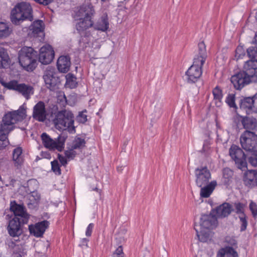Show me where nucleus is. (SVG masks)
<instances>
[{"mask_svg":"<svg viewBox=\"0 0 257 257\" xmlns=\"http://www.w3.org/2000/svg\"><path fill=\"white\" fill-rule=\"evenodd\" d=\"M222 174V183L224 184H228L231 180L233 175L232 171L230 169L226 168L223 170Z\"/></svg>","mask_w":257,"mask_h":257,"instance_id":"f704fd0d","label":"nucleus"},{"mask_svg":"<svg viewBox=\"0 0 257 257\" xmlns=\"http://www.w3.org/2000/svg\"><path fill=\"white\" fill-rule=\"evenodd\" d=\"M85 142L84 139L77 138L73 141L71 147L74 149H80L85 146Z\"/></svg>","mask_w":257,"mask_h":257,"instance_id":"e433bc0d","label":"nucleus"},{"mask_svg":"<svg viewBox=\"0 0 257 257\" xmlns=\"http://www.w3.org/2000/svg\"><path fill=\"white\" fill-rule=\"evenodd\" d=\"M216 257H238V255L232 247L225 246L218 250Z\"/></svg>","mask_w":257,"mask_h":257,"instance_id":"393cba45","label":"nucleus"},{"mask_svg":"<svg viewBox=\"0 0 257 257\" xmlns=\"http://www.w3.org/2000/svg\"><path fill=\"white\" fill-rule=\"evenodd\" d=\"M95 29L103 32L107 31L109 27L107 15L104 14L95 25Z\"/></svg>","mask_w":257,"mask_h":257,"instance_id":"cd10ccee","label":"nucleus"},{"mask_svg":"<svg viewBox=\"0 0 257 257\" xmlns=\"http://www.w3.org/2000/svg\"><path fill=\"white\" fill-rule=\"evenodd\" d=\"M11 20L16 25H19L26 20L32 21V9L30 5L24 2L17 4L12 10Z\"/></svg>","mask_w":257,"mask_h":257,"instance_id":"423d86ee","label":"nucleus"},{"mask_svg":"<svg viewBox=\"0 0 257 257\" xmlns=\"http://www.w3.org/2000/svg\"><path fill=\"white\" fill-rule=\"evenodd\" d=\"M95 13L93 6L90 3L82 5L76 12L75 18L78 22L76 25L79 32L83 31L93 25L91 17Z\"/></svg>","mask_w":257,"mask_h":257,"instance_id":"20e7f679","label":"nucleus"},{"mask_svg":"<svg viewBox=\"0 0 257 257\" xmlns=\"http://www.w3.org/2000/svg\"><path fill=\"white\" fill-rule=\"evenodd\" d=\"M256 19L257 20V12H256Z\"/></svg>","mask_w":257,"mask_h":257,"instance_id":"e2e57ef3","label":"nucleus"},{"mask_svg":"<svg viewBox=\"0 0 257 257\" xmlns=\"http://www.w3.org/2000/svg\"><path fill=\"white\" fill-rule=\"evenodd\" d=\"M13 257H22V256L20 254H19L18 253H16L14 254Z\"/></svg>","mask_w":257,"mask_h":257,"instance_id":"6e6d98bb","label":"nucleus"},{"mask_svg":"<svg viewBox=\"0 0 257 257\" xmlns=\"http://www.w3.org/2000/svg\"><path fill=\"white\" fill-rule=\"evenodd\" d=\"M234 207L235 208V212L237 214H241V216H244V208L245 205L240 203H235L234 204Z\"/></svg>","mask_w":257,"mask_h":257,"instance_id":"79ce46f5","label":"nucleus"},{"mask_svg":"<svg viewBox=\"0 0 257 257\" xmlns=\"http://www.w3.org/2000/svg\"><path fill=\"white\" fill-rule=\"evenodd\" d=\"M252 61H246L244 71L233 75L231 82L236 89L240 90L250 82H257V67H254Z\"/></svg>","mask_w":257,"mask_h":257,"instance_id":"f03ea898","label":"nucleus"},{"mask_svg":"<svg viewBox=\"0 0 257 257\" xmlns=\"http://www.w3.org/2000/svg\"><path fill=\"white\" fill-rule=\"evenodd\" d=\"M70 66V58L65 56H60L57 60V68L59 71L65 73L67 72Z\"/></svg>","mask_w":257,"mask_h":257,"instance_id":"b1692460","label":"nucleus"},{"mask_svg":"<svg viewBox=\"0 0 257 257\" xmlns=\"http://www.w3.org/2000/svg\"><path fill=\"white\" fill-rule=\"evenodd\" d=\"M233 210L232 206L228 203H224L216 209V214L218 217H225Z\"/></svg>","mask_w":257,"mask_h":257,"instance_id":"5701e85b","label":"nucleus"},{"mask_svg":"<svg viewBox=\"0 0 257 257\" xmlns=\"http://www.w3.org/2000/svg\"><path fill=\"white\" fill-rule=\"evenodd\" d=\"M48 226V221H43L38 222L35 225H29V229L31 233L34 234V236L36 237H40L44 234L46 229Z\"/></svg>","mask_w":257,"mask_h":257,"instance_id":"6ab92c4d","label":"nucleus"},{"mask_svg":"<svg viewBox=\"0 0 257 257\" xmlns=\"http://www.w3.org/2000/svg\"><path fill=\"white\" fill-rule=\"evenodd\" d=\"M66 158V157H64L61 155H58L59 160L62 165H65L67 163Z\"/></svg>","mask_w":257,"mask_h":257,"instance_id":"5fc2aeb1","label":"nucleus"},{"mask_svg":"<svg viewBox=\"0 0 257 257\" xmlns=\"http://www.w3.org/2000/svg\"><path fill=\"white\" fill-rule=\"evenodd\" d=\"M12 32V30L7 23L0 22V39L8 38Z\"/></svg>","mask_w":257,"mask_h":257,"instance_id":"c756f323","label":"nucleus"},{"mask_svg":"<svg viewBox=\"0 0 257 257\" xmlns=\"http://www.w3.org/2000/svg\"><path fill=\"white\" fill-rule=\"evenodd\" d=\"M22 223V220L18 217H14L9 222L8 231L12 236H18L22 233L20 224Z\"/></svg>","mask_w":257,"mask_h":257,"instance_id":"a211bd4d","label":"nucleus"},{"mask_svg":"<svg viewBox=\"0 0 257 257\" xmlns=\"http://www.w3.org/2000/svg\"><path fill=\"white\" fill-rule=\"evenodd\" d=\"M10 58L7 51L0 46V68H6L9 65Z\"/></svg>","mask_w":257,"mask_h":257,"instance_id":"c85d7f7f","label":"nucleus"},{"mask_svg":"<svg viewBox=\"0 0 257 257\" xmlns=\"http://www.w3.org/2000/svg\"><path fill=\"white\" fill-rule=\"evenodd\" d=\"M217 220L215 216L211 214L202 215L199 222L196 224L194 229L200 241L206 242L211 238L212 230L216 227Z\"/></svg>","mask_w":257,"mask_h":257,"instance_id":"7ed1b4c3","label":"nucleus"},{"mask_svg":"<svg viewBox=\"0 0 257 257\" xmlns=\"http://www.w3.org/2000/svg\"><path fill=\"white\" fill-rule=\"evenodd\" d=\"M152 105L155 107L157 117H159L162 113V102L160 98L157 99L153 102Z\"/></svg>","mask_w":257,"mask_h":257,"instance_id":"58836bf2","label":"nucleus"},{"mask_svg":"<svg viewBox=\"0 0 257 257\" xmlns=\"http://www.w3.org/2000/svg\"><path fill=\"white\" fill-rule=\"evenodd\" d=\"M249 209L253 216L257 215V204L256 203L251 201L249 204Z\"/></svg>","mask_w":257,"mask_h":257,"instance_id":"de8ad7c7","label":"nucleus"},{"mask_svg":"<svg viewBox=\"0 0 257 257\" xmlns=\"http://www.w3.org/2000/svg\"><path fill=\"white\" fill-rule=\"evenodd\" d=\"M53 121L55 127L58 130H67L71 133L75 132L74 116L70 111L64 110L59 111L55 115Z\"/></svg>","mask_w":257,"mask_h":257,"instance_id":"39448f33","label":"nucleus"},{"mask_svg":"<svg viewBox=\"0 0 257 257\" xmlns=\"http://www.w3.org/2000/svg\"><path fill=\"white\" fill-rule=\"evenodd\" d=\"M109 1V0H101V1L102 2H108V1Z\"/></svg>","mask_w":257,"mask_h":257,"instance_id":"bf43d9fd","label":"nucleus"},{"mask_svg":"<svg viewBox=\"0 0 257 257\" xmlns=\"http://www.w3.org/2000/svg\"><path fill=\"white\" fill-rule=\"evenodd\" d=\"M203 64L193 60L192 65L185 73V79L189 83L196 82L202 75V67Z\"/></svg>","mask_w":257,"mask_h":257,"instance_id":"9b49d317","label":"nucleus"},{"mask_svg":"<svg viewBox=\"0 0 257 257\" xmlns=\"http://www.w3.org/2000/svg\"><path fill=\"white\" fill-rule=\"evenodd\" d=\"M83 241L85 242H87V241L86 239H83Z\"/></svg>","mask_w":257,"mask_h":257,"instance_id":"052dcab7","label":"nucleus"},{"mask_svg":"<svg viewBox=\"0 0 257 257\" xmlns=\"http://www.w3.org/2000/svg\"><path fill=\"white\" fill-rule=\"evenodd\" d=\"M253 103V97L244 98L240 101V107L241 109L245 110L247 113H249L252 111Z\"/></svg>","mask_w":257,"mask_h":257,"instance_id":"bb28decb","label":"nucleus"},{"mask_svg":"<svg viewBox=\"0 0 257 257\" xmlns=\"http://www.w3.org/2000/svg\"><path fill=\"white\" fill-rule=\"evenodd\" d=\"M195 173L196 177V183L199 187L206 185L211 178L210 172L206 167L196 169Z\"/></svg>","mask_w":257,"mask_h":257,"instance_id":"4468645a","label":"nucleus"},{"mask_svg":"<svg viewBox=\"0 0 257 257\" xmlns=\"http://www.w3.org/2000/svg\"><path fill=\"white\" fill-rule=\"evenodd\" d=\"M112 257H123L122 247L121 246H118L113 254Z\"/></svg>","mask_w":257,"mask_h":257,"instance_id":"49530a36","label":"nucleus"},{"mask_svg":"<svg viewBox=\"0 0 257 257\" xmlns=\"http://www.w3.org/2000/svg\"><path fill=\"white\" fill-rule=\"evenodd\" d=\"M45 105L43 101L38 102L33 107V117L39 121L43 122L47 116Z\"/></svg>","mask_w":257,"mask_h":257,"instance_id":"dca6fc26","label":"nucleus"},{"mask_svg":"<svg viewBox=\"0 0 257 257\" xmlns=\"http://www.w3.org/2000/svg\"><path fill=\"white\" fill-rule=\"evenodd\" d=\"M207 57L206 46L204 42L202 41L198 44V51L194 58V61H199L203 64L205 63Z\"/></svg>","mask_w":257,"mask_h":257,"instance_id":"4be33fe9","label":"nucleus"},{"mask_svg":"<svg viewBox=\"0 0 257 257\" xmlns=\"http://www.w3.org/2000/svg\"><path fill=\"white\" fill-rule=\"evenodd\" d=\"M216 185V182L213 181L210 183L206 186L201 188L200 196L203 198H207L209 197L214 189Z\"/></svg>","mask_w":257,"mask_h":257,"instance_id":"7c9ffc66","label":"nucleus"},{"mask_svg":"<svg viewBox=\"0 0 257 257\" xmlns=\"http://www.w3.org/2000/svg\"><path fill=\"white\" fill-rule=\"evenodd\" d=\"M52 170L57 175L61 174V170L57 161L51 162Z\"/></svg>","mask_w":257,"mask_h":257,"instance_id":"37998d69","label":"nucleus"},{"mask_svg":"<svg viewBox=\"0 0 257 257\" xmlns=\"http://www.w3.org/2000/svg\"><path fill=\"white\" fill-rule=\"evenodd\" d=\"M27 116V107L23 104L17 110L7 113L0 123V140L5 141L8 134L15 128V124Z\"/></svg>","mask_w":257,"mask_h":257,"instance_id":"f257e3e1","label":"nucleus"},{"mask_svg":"<svg viewBox=\"0 0 257 257\" xmlns=\"http://www.w3.org/2000/svg\"><path fill=\"white\" fill-rule=\"evenodd\" d=\"M54 57V51L51 46L46 44L40 50L39 60L43 64H48Z\"/></svg>","mask_w":257,"mask_h":257,"instance_id":"ddd939ff","label":"nucleus"},{"mask_svg":"<svg viewBox=\"0 0 257 257\" xmlns=\"http://www.w3.org/2000/svg\"><path fill=\"white\" fill-rule=\"evenodd\" d=\"M247 52L248 57L251 59L250 60L247 61H252V65L254 67H256L254 66V62H257V47H250L247 50Z\"/></svg>","mask_w":257,"mask_h":257,"instance_id":"72a5a7b5","label":"nucleus"},{"mask_svg":"<svg viewBox=\"0 0 257 257\" xmlns=\"http://www.w3.org/2000/svg\"><path fill=\"white\" fill-rule=\"evenodd\" d=\"M243 181L246 185H255L257 184V169L249 170L244 173Z\"/></svg>","mask_w":257,"mask_h":257,"instance_id":"412c9836","label":"nucleus"},{"mask_svg":"<svg viewBox=\"0 0 257 257\" xmlns=\"http://www.w3.org/2000/svg\"><path fill=\"white\" fill-rule=\"evenodd\" d=\"M22 149L18 147L16 148L13 151V160L18 164H20L23 161Z\"/></svg>","mask_w":257,"mask_h":257,"instance_id":"c9c22d12","label":"nucleus"},{"mask_svg":"<svg viewBox=\"0 0 257 257\" xmlns=\"http://www.w3.org/2000/svg\"><path fill=\"white\" fill-rule=\"evenodd\" d=\"M29 199L33 203L37 202L40 199V195L37 192L33 191L28 196Z\"/></svg>","mask_w":257,"mask_h":257,"instance_id":"a18cd8bd","label":"nucleus"},{"mask_svg":"<svg viewBox=\"0 0 257 257\" xmlns=\"http://www.w3.org/2000/svg\"><path fill=\"white\" fill-rule=\"evenodd\" d=\"M254 40L255 41L257 42V33L255 34V35L254 36Z\"/></svg>","mask_w":257,"mask_h":257,"instance_id":"13d9d810","label":"nucleus"},{"mask_svg":"<svg viewBox=\"0 0 257 257\" xmlns=\"http://www.w3.org/2000/svg\"><path fill=\"white\" fill-rule=\"evenodd\" d=\"M66 85L70 88H74L76 87L77 83L76 77L72 74L68 73L66 75Z\"/></svg>","mask_w":257,"mask_h":257,"instance_id":"473e14b6","label":"nucleus"},{"mask_svg":"<svg viewBox=\"0 0 257 257\" xmlns=\"http://www.w3.org/2000/svg\"><path fill=\"white\" fill-rule=\"evenodd\" d=\"M245 51L242 47H238L236 49L235 57L237 60L245 56Z\"/></svg>","mask_w":257,"mask_h":257,"instance_id":"a19ab883","label":"nucleus"},{"mask_svg":"<svg viewBox=\"0 0 257 257\" xmlns=\"http://www.w3.org/2000/svg\"><path fill=\"white\" fill-rule=\"evenodd\" d=\"M235 96L234 94H229L225 98V102L230 107L234 109L237 108V106L235 102Z\"/></svg>","mask_w":257,"mask_h":257,"instance_id":"4c0bfd02","label":"nucleus"},{"mask_svg":"<svg viewBox=\"0 0 257 257\" xmlns=\"http://www.w3.org/2000/svg\"><path fill=\"white\" fill-rule=\"evenodd\" d=\"M54 68L49 66L46 69L43 76L47 87L51 90L54 89L58 81L57 78L54 75Z\"/></svg>","mask_w":257,"mask_h":257,"instance_id":"f3484780","label":"nucleus"},{"mask_svg":"<svg viewBox=\"0 0 257 257\" xmlns=\"http://www.w3.org/2000/svg\"><path fill=\"white\" fill-rule=\"evenodd\" d=\"M76 154V152L74 151V149H72L71 147V148L66 150L65 152V157L68 159H73Z\"/></svg>","mask_w":257,"mask_h":257,"instance_id":"c03bdc74","label":"nucleus"},{"mask_svg":"<svg viewBox=\"0 0 257 257\" xmlns=\"http://www.w3.org/2000/svg\"><path fill=\"white\" fill-rule=\"evenodd\" d=\"M2 84L9 89L15 90L21 93L26 99H29L34 93L33 87L24 83H19L17 81H11Z\"/></svg>","mask_w":257,"mask_h":257,"instance_id":"6e6552de","label":"nucleus"},{"mask_svg":"<svg viewBox=\"0 0 257 257\" xmlns=\"http://www.w3.org/2000/svg\"><path fill=\"white\" fill-rule=\"evenodd\" d=\"M10 209L15 214V217H19L23 224H26L28 221V215L26 213L23 207L15 203H11Z\"/></svg>","mask_w":257,"mask_h":257,"instance_id":"aec40b11","label":"nucleus"},{"mask_svg":"<svg viewBox=\"0 0 257 257\" xmlns=\"http://www.w3.org/2000/svg\"><path fill=\"white\" fill-rule=\"evenodd\" d=\"M94 224L93 223H90L87 227L85 234L87 236H90L91 234Z\"/></svg>","mask_w":257,"mask_h":257,"instance_id":"3c124183","label":"nucleus"},{"mask_svg":"<svg viewBox=\"0 0 257 257\" xmlns=\"http://www.w3.org/2000/svg\"><path fill=\"white\" fill-rule=\"evenodd\" d=\"M35 2L44 5H47L51 3L53 0H34Z\"/></svg>","mask_w":257,"mask_h":257,"instance_id":"864d4df0","label":"nucleus"},{"mask_svg":"<svg viewBox=\"0 0 257 257\" xmlns=\"http://www.w3.org/2000/svg\"><path fill=\"white\" fill-rule=\"evenodd\" d=\"M94 190H98V189L97 188H95Z\"/></svg>","mask_w":257,"mask_h":257,"instance_id":"680f3d73","label":"nucleus"},{"mask_svg":"<svg viewBox=\"0 0 257 257\" xmlns=\"http://www.w3.org/2000/svg\"><path fill=\"white\" fill-rule=\"evenodd\" d=\"M243 127L245 129L255 130L257 128V120L254 118L239 116Z\"/></svg>","mask_w":257,"mask_h":257,"instance_id":"a878e982","label":"nucleus"},{"mask_svg":"<svg viewBox=\"0 0 257 257\" xmlns=\"http://www.w3.org/2000/svg\"><path fill=\"white\" fill-rule=\"evenodd\" d=\"M41 139L44 146L50 150L61 151L64 148V141L61 140L60 136L57 139L53 140L46 133H44L41 135Z\"/></svg>","mask_w":257,"mask_h":257,"instance_id":"f8f14e48","label":"nucleus"},{"mask_svg":"<svg viewBox=\"0 0 257 257\" xmlns=\"http://www.w3.org/2000/svg\"><path fill=\"white\" fill-rule=\"evenodd\" d=\"M19 62L27 71H33L37 66V52L32 47H23L19 52Z\"/></svg>","mask_w":257,"mask_h":257,"instance_id":"0eeeda50","label":"nucleus"},{"mask_svg":"<svg viewBox=\"0 0 257 257\" xmlns=\"http://www.w3.org/2000/svg\"><path fill=\"white\" fill-rule=\"evenodd\" d=\"M229 155L239 169L243 170L246 168L245 155L240 148L235 145L231 146L229 149Z\"/></svg>","mask_w":257,"mask_h":257,"instance_id":"9d476101","label":"nucleus"},{"mask_svg":"<svg viewBox=\"0 0 257 257\" xmlns=\"http://www.w3.org/2000/svg\"><path fill=\"white\" fill-rule=\"evenodd\" d=\"M77 119L79 122L84 123L87 121V115L83 112H80L78 115Z\"/></svg>","mask_w":257,"mask_h":257,"instance_id":"09e8293b","label":"nucleus"},{"mask_svg":"<svg viewBox=\"0 0 257 257\" xmlns=\"http://www.w3.org/2000/svg\"><path fill=\"white\" fill-rule=\"evenodd\" d=\"M248 160L252 166H257V151L254 150L251 152V155L249 157Z\"/></svg>","mask_w":257,"mask_h":257,"instance_id":"ea45409f","label":"nucleus"},{"mask_svg":"<svg viewBox=\"0 0 257 257\" xmlns=\"http://www.w3.org/2000/svg\"><path fill=\"white\" fill-rule=\"evenodd\" d=\"M36 183L37 182L36 180H30L28 181V183L29 184H31V183Z\"/></svg>","mask_w":257,"mask_h":257,"instance_id":"4d7b16f0","label":"nucleus"},{"mask_svg":"<svg viewBox=\"0 0 257 257\" xmlns=\"http://www.w3.org/2000/svg\"><path fill=\"white\" fill-rule=\"evenodd\" d=\"M251 112H257V97H253V103L252 104Z\"/></svg>","mask_w":257,"mask_h":257,"instance_id":"603ef678","label":"nucleus"},{"mask_svg":"<svg viewBox=\"0 0 257 257\" xmlns=\"http://www.w3.org/2000/svg\"><path fill=\"white\" fill-rule=\"evenodd\" d=\"M240 144L242 148L248 152H251L257 148V136L253 133L246 131L240 138Z\"/></svg>","mask_w":257,"mask_h":257,"instance_id":"1a4fd4ad","label":"nucleus"},{"mask_svg":"<svg viewBox=\"0 0 257 257\" xmlns=\"http://www.w3.org/2000/svg\"><path fill=\"white\" fill-rule=\"evenodd\" d=\"M239 219L242 223L240 229L241 231H243L246 229L247 223L244 216H239Z\"/></svg>","mask_w":257,"mask_h":257,"instance_id":"8fccbe9b","label":"nucleus"},{"mask_svg":"<svg viewBox=\"0 0 257 257\" xmlns=\"http://www.w3.org/2000/svg\"><path fill=\"white\" fill-rule=\"evenodd\" d=\"M214 100L217 106L219 107L222 104L221 99L223 97L222 90L216 86L212 91Z\"/></svg>","mask_w":257,"mask_h":257,"instance_id":"2f4dec72","label":"nucleus"},{"mask_svg":"<svg viewBox=\"0 0 257 257\" xmlns=\"http://www.w3.org/2000/svg\"><path fill=\"white\" fill-rule=\"evenodd\" d=\"M44 29V24L41 20H37L33 22L29 29L23 28L24 31L27 32V35L30 37H36L39 34H43Z\"/></svg>","mask_w":257,"mask_h":257,"instance_id":"2eb2a0df","label":"nucleus"}]
</instances>
